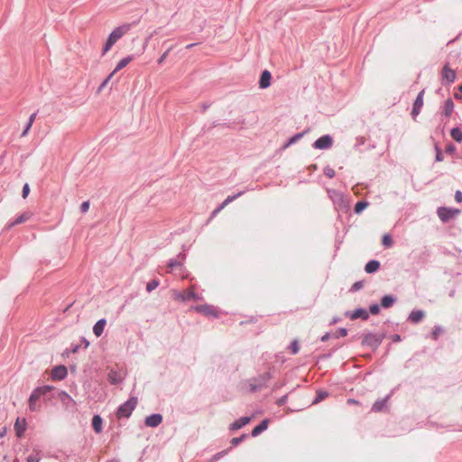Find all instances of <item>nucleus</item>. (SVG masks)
<instances>
[{
    "mask_svg": "<svg viewBox=\"0 0 462 462\" xmlns=\"http://www.w3.org/2000/svg\"><path fill=\"white\" fill-rule=\"evenodd\" d=\"M130 23H125L114 29L106 40V42L103 49V53H106L119 39H121L125 34H126L130 31Z\"/></svg>",
    "mask_w": 462,
    "mask_h": 462,
    "instance_id": "1",
    "label": "nucleus"
},
{
    "mask_svg": "<svg viewBox=\"0 0 462 462\" xmlns=\"http://www.w3.org/2000/svg\"><path fill=\"white\" fill-rule=\"evenodd\" d=\"M137 402L138 401L136 397H131L128 401L120 405L117 410L116 416L118 418H128L135 409Z\"/></svg>",
    "mask_w": 462,
    "mask_h": 462,
    "instance_id": "2",
    "label": "nucleus"
},
{
    "mask_svg": "<svg viewBox=\"0 0 462 462\" xmlns=\"http://www.w3.org/2000/svg\"><path fill=\"white\" fill-rule=\"evenodd\" d=\"M459 209H452L445 207L439 208L438 216L443 221L447 222L451 218H454L457 215L460 214Z\"/></svg>",
    "mask_w": 462,
    "mask_h": 462,
    "instance_id": "3",
    "label": "nucleus"
},
{
    "mask_svg": "<svg viewBox=\"0 0 462 462\" xmlns=\"http://www.w3.org/2000/svg\"><path fill=\"white\" fill-rule=\"evenodd\" d=\"M332 144V137L328 134H326L317 139L313 143V147L319 150H325L330 148Z\"/></svg>",
    "mask_w": 462,
    "mask_h": 462,
    "instance_id": "4",
    "label": "nucleus"
},
{
    "mask_svg": "<svg viewBox=\"0 0 462 462\" xmlns=\"http://www.w3.org/2000/svg\"><path fill=\"white\" fill-rule=\"evenodd\" d=\"M32 217V212L25 211V212L22 213L20 216H18L14 221L8 223L5 226V228H6V230H10L11 228H13L14 226H15L17 225L27 222L28 220L31 219Z\"/></svg>",
    "mask_w": 462,
    "mask_h": 462,
    "instance_id": "5",
    "label": "nucleus"
},
{
    "mask_svg": "<svg viewBox=\"0 0 462 462\" xmlns=\"http://www.w3.org/2000/svg\"><path fill=\"white\" fill-rule=\"evenodd\" d=\"M174 299L181 301H188L195 298L193 288H189L184 291H173Z\"/></svg>",
    "mask_w": 462,
    "mask_h": 462,
    "instance_id": "6",
    "label": "nucleus"
},
{
    "mask_svg": "<svg viewBox=\"0 0 462 462\" xmlns=\"http://www.w3.org/2000/svg\"><path fill=\"white\" fill-rule=\"evenodd\" d=\"M382 341V338L372 333H367L363 337L362 344L376 347Z\"/></svg>",
    "mask_w": 462,
    "mask_h": 462,
    "instance_id": "7",
    "label": "nucleus"
},
{
    "mask_svg": "<svg viewBox=\"0 0 462 462\" xmlns=\"http://www.w3.org/2000/svg\"><path fill=\"white\" fill-rule=\"evenodd\" d=\"M52 390V387L51 386H49V385H45V386H42V387H38L36 388L31 394L30 396V401L32 402H37L42 395H45L46 393H48L49 392H51Z\"/></svg>",
    "mask_w": 462,
    "mask_h": 462,
    "instance_id": "8",
    "label": "nucleus"
},
{
    "mask_svg": "<svg viewBox=\"0 0 462 462\" xmlns=\"http://www.w3.org/2000/svg\"><path fill=\"white\" fill-rule=\"evenodd\" d=\"M423 95H424V90H421L419 93V95L413 104V108L411 111V116H413V118H415L420 114V108L423 106Z\"/></svg>",
    "mask_w": 462,
    "mask_h": 462,
    "instance_id": "9",
    "label": "nucleus"
},
{
    "mask_svg": "<svg viewBox=\"0 0 462 462\" xmlns=\"http://www.w3.org/2000/svg\"><path fill=\"white\" fill-rule=\"evenodd\" d=\"M456 72L448 65H445L442 69V79L450 84L455 81Z\"/></svg>",
    "mask_w": 462,
    "mask_h": 462,
    "instance_id": "10",
    "label": "nucleus"
},
{
    "mask_svg": "<svg viewBox=\"0 0 462 462\" xmlns=\"http://www.w3.org/2000/svg\"><path fill=\"white\" fill-rule=\"evenodd\" d=\"M67 368L64 365H59L52 369L51 376L55 380H62L67 376Z\"/></svg>",
    "mask_w": 462,
    "mask_h": 462,
    "instance_id": "11",
    "label": "nucleus"
},
{
    "mask_svg": "<svg viewBox=\"0 0 462 462\" xmlns=\"http://www.w3.org/2000/svg\"><path fill=\"white\" fill-rule=\"evenodd\" d=\"M162 421V417L161 414H152L145 419V425L147 427H157L159 426Z\"/></svg>",
    "mask_w": 462,
    "mask_h": 462,
    "instance_id": "12",
    "label": "nucleus"
},
{
    "mask_svg": "<svg viewBox=\"0 0 462 462\" xmlns=\"http://www.w3.org/2000/svg\"><path fill=\"white\" fill-rule=\"evenodd\" d=\"M271 79H272L271 73L268 70H264L261 74V78H260V80H259V87L261 88H268L270 86V84H271Z\"/></svg>",
    "mask_w": 462,
    "mask_h": 462,
    "instance_id": "13",
    "label": "nucleus"
},
{
    "mask_svg": "<svg viewBox=\"0 0 462 462\" xmlns=\"http://www.w3.org/2000/svg\"><path fill=\"white\" fill-rule=\"evenodd\" d=\"M106 324V320L105 319H101L94 325L93 332L97 337L102 335Z\"/></svg>",
    "mask_w": 462,
    "mask_h": 462,
    "instance_id": "14",
    "label": "nucleus"
},
{
    "mask_svg": "<svg viewBox=\"0 0 462 462\" xmlns=\"http://www.w3.org/2000/svg\"><path fill=\"white\" fill-rule=\"evenodd\" d=\"M349 318L351 319H368V313L364 309H357V310H354L349 315Z\"/></svg>",
    "mask_w": 462,
    "mask_h": 462,
    "instance_id": "15",
    "label": "nucleus"
},
{
    "mask_svg": "<svg viewBox=\"0 0 462 462\" xmlns=\"http://www.w3.org/2000/svg\"><path fill=\"white\" fill-rule=\"evenodd\" d=\"M251 420L250 417H242L231 424V430H238L245 426Z\"/></svg>",
    "mask_w": 462,
    "mask_h": 462,
    "instance_id": "16",
    "label": "nucleus"
},
{
    "mask_svg": "<svg viewBox=\"0 0 462 462\" xmlns=\"http://www.w3.org/2000/svg\"><path fill=\"white\" fill-rule=\"evenodd\" d=\"M380 267V263L376 260H372L365 264V270L368 273L376 272Z\"/></svg>",
    "mask_w": 462,
    "mask_h": 462,
    "instance_id": "17",
    "label": "nucleus"
},
{
    "mask_svg": "<svg viewBox=\"0 0 462 462\" xmlns=\"http://www.w3.org/2000/svg\"><path fill=\"white\" fill-rule=\"evenodd\" d=\"M267 427H268V420H263L258 426L254 428V430H252V436L253 437L258 436L261 432L267 429Z\"/></svg>",
    "mask_w": 462,
    "mask_h": 462,
    "instance_id": "18",
    "label": "nucleus"
},
{
    "mask_svg": "<svg viewBox=\"0 0 462 462\" xmlns=\"http://www.w3.org/2000/svg\"><path fill=\"white\" fill-rule=\"evenodd\" d=\"M133 60V57L132 56H127L124 59H122L116 65V67L115 68V69L113 70L114 73H116L117 71L121 70L122 69H124L125 67H126L131 61Z\"/></svg>",
    "mask_w": 462,
    "mask_h": 462,
    "instance_id": "19",
    "label": "nucleus"
},
{
    "mask_svg": "<svg viewBox=\"0 0 462 462\" xmlns=\"http://www.w3.org/2000/svg\"><path fill=\"white\" fill-rule=\"evenodd\" d=\"M92 427L97 433L102 431V419L99 415H95L92 419Z\"/></svg>",
    "mask_w": 462,
    "mask_h": 462,
    "instance_id": "20",
    "label": "nucleus"
},
{
    "mask_svg": "<svg viewBox=\"0 0 462 462\" xmlns=\"http://www.w3.org/2000/svg\"><path fill=\"white\" fill-rule=\"evenodd\" d=\"M168 268L170 269L169 272L174 273H178L180 274V272L182 270V265L180 262L171 261V263H169Z\"/></svg>",
    "mask_w": 462,
    "mask_h": 462,
    "instance_id": "21",
    "label": "nucleus"
},
{
    "mask_svg": "<svg viewBox=\"0 0 462 462\" xmlns=\"http://www.w3.org/2000/svg\"><path fill=\"white\" fill-rule=\"evenodd\" d=\"M424 317V312L422 310H415V311H412L411 314H410V320L413 323H418L419 321L421 320V319Z\"/></svg>",
    "mask_w": 462,
    "mask_h": 462,
    "instance_id": "22",
    "label": "nucleus"
},
{
    "mask_svg": "<svg viewBox=\"0 0 462 462\" xmlns=\"http://www.w3.org/2000/svg\"><path fill=\"white\" fill-rule=\"evenodd\" d=\"M14 428H15L17 436L18 437L22 436V434L25 430V420H20L19 419H17L15 421V424H14Z\"/></svg>",
    "mask_w": 462,
    "mask_h": 462,
    "instance_id": "23",
    "label": "nucleus"
},
{
    "mask_svg": "<svg viewBox=\"0 0 462 462\" xmlns=\"http://www.w3.org/2000/svg\"><path fill=\"white\" fill-rule=\"evenodd\" d=\"M454 103L451 99H447L444 106V114L446 116H449L453 111Z\"/></svg>",
    "mask_w": 462,
    "mask_h": 462,
    "instance_id": "24",
    "label": "nucleus"
},
{
    "mask_svg": "<svg viewBox=\"0 0 462 462\" xmlns=\"http://www.w3.org/2000/svg\"><path fill=\"white\" fill-rule=\"evenodd\" d=\"M386 399L376 401L372 408V411L374 412L381 411L385 406Z\"/></svg>",
    "mask_w": 462,
    "mask_h": 462,
    "instance_id": "25",
    "label": "nucleus"
},
{
    "mask_svg": "<svg viewBox=\"0 0 462 462\" xmlns=\"http://www.w3.org/2000/svg\"><path fill=\"white\" fill-rule=\"evenodd\" d=\"M450 134H451V137L455 141H457V142H461L462 141V131L459 128H457V127L453 128L451 130Z\"/></svg>",
    "mask_w": 462,
    "mask_h": 462,
    "instance_id": "26",
    "label": "nucleus"
},
{
    "mask_svg": "<svg viewBox=\"0 0 462 462\" xmlns=\"http://www.w3.org/2000/svg\"><path fill=\"white\" fill-rule=\"evenodd\" d=\"M108 380L112 384H116L122 381V377L116 372H111L108 374Z\"/></svg>",
    "mask_w": 462,
    "mask_h": 462,
    "instance_id": "27",
    "label": "nucleus"
},
{
    "mask_svg": "<svg viewBox=\"0 0 462 462\" xmlns=\"http://www.w3.org/2000/svg\"><path fill=\"white\" fill-rule=\"evenodd\" d=\"M393 301H394V300L393 297L386 295V296L383 297V299L381 300V304L383 308H389L393 305Z\"/></svg>",
    "mask_w": 462,
    "mask_h": 462,
    "instance_id": "28",
    "label": "nucleus"
},
{
    "mask_svg": "<svg viewBox=\"0 0 462 462\" xmlns=\"http://www.w3.org/2000/svg\"><path fill=\"white\" fill-rule=\"evenodd\" d=\"M368 207V203L365 202V201H358L356 206H355V212L356 214H359L361 213L365 208H366Z\"/></svg>",
    "mask_w": 462,
    "mask_h": 462,
    "instance_id": "29",
    "label": "nucleus"
},
{
    "mask_svg": "<svg viewBox=\"0 0 462 462\" xmlns=\"http://www.w3.org/2000/svg\"><path fill=\"white\" fill-rule=\"evenodd\" d=\"M308 131H309V130H306V131H304V132H302V133L297 134H295L294 136H292V137L290 139L289 143L285 145V147H288V146H289V145H291V143H294L295 142H297L298 140H300V138H302V137L304 136V134H305L306 133H308Z\"/></svg>",
    "mask_w": 462,
    "mask_h": 462,
    "instance_id": "30",
    "label": "nucleus"
},
{
    "mask_svg": "<svg viewBox=\"0 0 462 462\" xmlns=\"http://www.w3.org/2000/svg\"><path fill=\"white\" fill-rule=\"evenodd\" d=\"M382 243L385 247H391L393 245V239L391 236L388 234L383 235Z\"/></svg>",
    "mask_w": 462,
    "mask_h": 462,
    "instance_id": "31",
    "label": "nucleus"
},
{
    "mask_svg": "<svg viewBox=\"0 0 462 462\" xmlns=\"http://www.w3.org/2000/svg\"><path fill=\"white\" fill-rule=\"evenodd\" d=\"M158 286H159V282L156 280H152L147 283L146 290H147V291L150 292V291H153L154 289H156Z\"/></svg>",
    "mask_w": 462,
    "mask_h": 462,
    "instance_id": "32",
    "label": "nucleus"
},
{
    "mask_svg": "<svg viewBox=\"0 0 462 462\" xmlns=\"http://www.w3.org/2000/svg\"><path fill=\"white\" fill-rule=\"evenodd\" d=\"M236 197V196H235V197H227V198L224 200V202L221 204V206L214 211V214H216V213L219 212V211H220L222 208H225L228 203H230V202H231V201H232Z\"/></svg>",
    "mask_w": 462,
    "mask_h": 462,
    "instance_id": "33",
    "label": "nucleus"
},
{
    "mask_svg": "<svg viewBox=\"0 0 462 462\" xmlns=\"http://www.w3.org/2000/svg\"><path fill=\"white\" fill-rule=\"evenodd\" d=\"M205 315L206 316H208V315L217 316V311L215 310H213L212 307L204 305V316Z\"/></svg>",
    "mask_w": 462,
    "mask_h": 462,
    "instance_id": "34",
    "label": "nucleus"
},
{
    "mask_svg": "<svg viewBox=\"0 0 462 462\" xmlns=\"http://www.w3.org/2000/svg\"><path fill=\"white\" fill-rule=\"evenodd\" d=\"M291 353L292 354H297L300 350V346H299V343L297 340H294L292 343H291Z\"/></svg>",
    "mask_w": 462,
    "mask_h": 462,
    "instance_id": "35",
    "label": "nucleus"
},
{
    "mask_svg": "<svg viewBox=\"0 0 462 462\" xmlns=\"http://www.w3.org/2000/svg\"><path fill=\"white\" fill-rule=\"evenodd\" d=\"M29 193H30L29 184L25 183L23 188V193H22L23 198L26 199L28 197Z\"/></svg>",
    "mask_w": 462,
    "mask_h": 462,
    "instance_id": "36",
    "label": "nucleus"
},
{
    "mask_svg": "<svg viewBox=\"0 0 462 462\" xmlns=\"http://www.w3.org/2000/svg\"><path fill=\"white\" fill-rule=\"evenodd\" d=\"M327 395H328V393L326 392L318 393L317 398L314 401V402L316 403V402H319L324 400L327 397Z\"/></svg>",
    "mask_w": 462,
    "mask_h": 462,
    "instance_id": "37",
    "label": "nucleus"
},
{
    "mask_svg": "<svg viewBox=\"0 0 462 462\" xmlns=\"http://www.w3.org/2000/svg\"><path fill=\"white\" fill-rule=\"evenodd\" d=\"M347 335V331L346 328H340L338 329L336 334H335V337H346Z\"/></svg>",
    "mask_w": 462,
    "mask_h": 462,
    "instance_id": "38",
    "label": "nucleus"
},
{
    "mask_svg": "<svg viewBox=\"0 0 462 462\" xmlns=\"http://www.w3.org/2000/svg\"><path fill=\"white\" fill-rule=\"evenodd\" d=\"M89 207H90L89 201L83 202L80 206L81 212L86 213L89 209Z\"/></svg>",
    "mask_w": 462,
    "mask_h": 462,
    "instance_id": "39",
    "label": "nucleus"
},
{
    "mask_svg": "<svg viewBox=\"0 0 462 462\" xmlns=\"http://www.w3.org/2000/svg\"><path fill=\"white\" fill-rule=\"evenodd\" d=\"M170 52V50L166 51L157 60L158 64L161 65L164 62V60H166L168 54Z\"/></svg>",
    "mask_w": 462,
    "mask_h": 462,
    "instance_id": "40",
    "label": "nucleus"
},
{
    "mask_svg": "<svg viewBox=\"0 0 462 462\" xmlns=\"http://www.w3.org/2000/svg\"><path fill=\"white\" fill-rule=\"evenodd\" d=\"M59 396H60V399L62 401V402H66V401H69L70 400V397L68 393H66L65 392H61L59 393Z\"/></svg>",
    "mask_w": 462,
    "mask_h": 462,
    "instance_id": "41",
    "label": "nucleus"
},
{
    "mask_svg": "<svg viewBox=\"0 0 462 462\" xmlns=\"http://www.w3.org/2000/svg\"><path fill=\"white\" fill-rule=\"evenodd\" d=\"M325 174L329 178H333L335 175V171L331 168H326Z\"/></svg>",
    "mask_w": 462,
    "mask_h": 462,
    "instance_id": "42",
    "label": "nucleus"
},
{
    "mask_svg": "<svg viewBox=\"0 0 462 462\" xmlns=\"http://www.w3.org/2000/svg\"><path fill=\"white\" fill-rule=\"evenodd\" d=\"M380 310V308L378 305H372L370 307V312L374 315L377 314Z\"/></svg>",
    "mask_w": 462,
    "mask_h": 462,
    "instance_id": "43",
    "label": "nucleus"
},
{
    "mask_svg": "<svg viewBox=\"0 0 462 462\" xmlns=\"http://www.w3.org/2000/svg\"><path fill=\"white\" fill-rule=\"evenodd\" d=\"M116 73H114V71H112L109 76L105 79V81L103 82V84L101 85V88L105 87L108 82L109 80L112 79V77L115 75Z\"/></svg>",
    "mask_w": 462,
    "mask_h": 462,
    "instance_id": "44",
    "label": "nucleus"
},
{
    "mask_svg": "<svg viewBox=\"0 0 462 462\" xmlns=\"http://www.w3.org/2000/svg\"><path fill=\"white\" fill-rule=\"evenodd\" d=\"M40 461V458L37 457L36 456H29L27 457V462H39Z\"/></svg>",
    "mask_w": 462,
    "mask_h": 462,
    "instance_id": "45",
    "label": "nucleus"
},
{
    "mask_svg": "<svg viewBox=\"0 0 462 462\" xmlns=\"http://www.w3.org/2000/svg\"><path fill=\"white\" fill-rule=\"evenodd\" d=\"M455 199L457 201V202H462V192L461 191H457L456 194H455Z\"/></svg>",
    "mask_w": 462,
    "mask_h": 462,
    "instance_id": "46",
    "label": "nucleus"
},
{
    "mask_svg": "<svg viewBox=\"0 0 462 462\" xmlns=\"http://www.w3.org/2000/svg\"><path fill=\"white\" fill-rule=\"evenodd\" d=\"M29 407H30V410H32V411L38 410V406L36 405V402H32L30 400H29Z\"/></svg>",
    "mask_w": 462,
    "mask_h": 462,
    "instance_id": "47",
    "label": "nucleus"
},
{
    "mask_svg": "<svg viewBox=\"0 0 462 462\" xmlns=\"http://www.w3.org/2000/svg\"><path fill=\"white\" fill-rule=\"evenodd\" d=\"M245 438V436H242L241 438H234L232 439V444L233 445H237L238 443H240L242 441V439Z\"/></svg>",
    "mask_w": 462,
    "mask_h": 462,
    "instance_id": "48",
    "label": "nucleus"
},
{
    "mask_svg": "<svg viewBox=\"0 0 462 462\" xmlns=\"http://www.w3.org/2000/svg\"><path fill=\"white\" fill-rule=\"evenodd\" d=\"M35 118H36V114H35V113H34V114H32V115H31V116H30V118H29V121H28L29 126H32V124H33V122H34Z\"/></svg>",
    "mask_w": 462,
    "mask_h": 462,
    "instance_id": "49",
    "label": "nucleus"
},
{
    "mask_svg": "<svg viewBox=\"0 0 462 462\" xmlns=\"http://www.w3.org/2000/svg\"><path fill=\"white\" fill-rule=\"evenodd\" d=\"M32 126H29V124H27V125L25 126V129L23 130V134H22V136H25L29 130L31 129Z\"/></svg>",
    "mask_w": 462,
    "mask_h": 462,
    "instance_id": "50",
    "label": "nucleus"
},
{
    "mask_svg": "<svg viewBox=\"0 0 462 462\" xmlns=\"http://www.w3.org/2000/svg\"><path fill=\"white\" fill-rule=\"evenodd\" d=\"M347 403L348 404H356V405L359 404V402L357 401H356L355 399H348Z\"/></svg>",
    "mask_w": 462,
    "mask_h": 462,
    "instance_id": "51",
    "label": "nucleus"
},
{
    "mask_svg": "<svg viewBox=\"0 0 462 462\" xmlns=\"http://www.w3.org/2000/svg\"><path fill=\"white\" fill-rule=\"evenodd\" d=\"M328 338H329V334H328V333H327L326 335H324V336L321 337V340H322V341H326V340H327V339H328Z\"/></svg>",
    "mask_w": 462,
    "mask_h": 462,
    "instance_id": "52",
    "label": "nucleus"
},
{
    "mask_svg": "<svg viewBox=\"0 0 462 462\" xmlns=\"http://www.w3.org/2000/svg\"><path fill=\"white\" fill-rule=\"evenodd\" d=\"M401 338H400V336L399 335H395L394 337H393V340L394 341H399Z\"/></svg>",
    "mask_w": 462,
    "mask_h": 462,
    "instance_id": "53",
    "label": "nucleus"
},
{
    "mask_svg": "<svg viewBox=\"0 0 462 462\" xmlns=\"http://www.w3.org/2000/svg\"><path fill=\"white\" fill-rule=\"evenodd\" d=\"M433 337H434V339H437V337H438V331L437 330H435L433 332Z\"/></svg>",
    "mask_w": 462,
    "mask_h": 462,
    "instance_id": "54",
    "label": "nucleus"
},
{
    "mask_svg": "<svg viewBox=\"0 0 462 462\" xmlns=\"http://www.w3.org/2000/svg\"><path fill=\"white\" fill-rule=\"evenodd\" d=\"M436 158H437V161H441L442 160V158L440 156V153H438Z\"/></svg>",
    "mask_w": 462,
    "mask_h": 462,
    "instance_id": "55",
    "label": "nucleus"
},
{
    "mask_svg": "<svg viewBox=\"0 0 462 462\" xmlns=\"http://www.w3.org/2000/svg\"><path fill=\"white\" fill-rule=\"evenodd\" d=\"M193 46V44H189L186 46V49H190Z\"/></svg>",
    "mask_w": 462,
    "mask_h": 462,
    "instance_id": "56",
    "label": "nucleus"
},
{
    "mask_svg": "<svg viewBox=\"0 0 462 462\" xmlns=\"http://www.w3.org/2000/svg\"><path fill=\"white\" fill-rule=\"evenodd\" d=\"M459 90L462 91V84L459 86Z\"/></svg>",
    "mask_w": 462,
    "mask_h": 462,
    "instance_id": "57",
    "label": "nucleus"
},
{
    "mask_svg": "<svg viewBox=\"0 0 462 462\" xmlns=\"http://www.w3.org/2000/svg\"><path fill=\"white\" fill-rule=\"evenodd\" d=\"M196 310L199 311V310H200V308H199V307H197V308H196Z\"/></svg>",
    "mask_w": 462,
    "mask_h": 462,
    "instance_id": "58",
    "label": "nucleus"
}]
</instances>
